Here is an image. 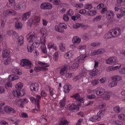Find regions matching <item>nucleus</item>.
Here are the masks:
<instances>
[{
    "instance_id": "nucleus-1",
    "label": "nucleus",
    "mask_w": 125,
    "mask_h": 125,
    "mask_svg": "<svg viewBox=\"0 0 125 125\" xmlns=\"http://www.w3.org/2000/svg\"><path fill=\"white\" fill-rule=\"evenodd\" d=\"M27 41L30 43L28 44L27 46V49L28 52H32L34 50V48H37L38 46H40V43L36 42L37 41V34L35 32H31L26 36ZM31 42L32 43L31 44Z\"/></svg>"
},
{
    "instance_id": "nucleus-2",
    "label": "nucleus",
    "mask_w": 125,
    "mask_h": 125,
    "mask_svg": "<svg viewBox=\"0 0 125 125\" xmlns=\"http://www.w3.org/2000/svg\"><path fill=\"white\" fill-rule=\"evenodd\" d=\"M22 87H23V83L19 82L16 85V88L17 90H15L13 92V94L16 97H18V98H20V97H22V96H24L25 95V90L23 89H21Z\"/></svg>"
},
{
    "instance_id": "nucleus-3",
    "label": "nucleus",
    "mask_w": 125,
    "mask_h": 125,
    "mask_svg": "<svg viewBox=\"0 0 125 125\" xmlns=\"http://www.w3.org/2000/svg\"><path fill=\"white\" fill-rule=\"evenodd\" d=\"M38 64L40 65L42 67L36 66L34 68L35 72H41V71H43L45 72L47 70L46 67H49V65L47 64V63H44L42 62H38Z\"/></svg>"
},
{
    "instance_id": "nucleus-4",
    "label": "nucleus",
    "mask_w": 125,
    "mask_h": 125,
    "mask_svg": "<svg viewBox=\"0 0 125 125\" xmlns=\"http://www.w3.org/2000/svg\"><path fill=\"white\" fill-rule=\"evenodd\" d=\"M21 67L25 68V69H30V68L33 67L32 62L27 59H22L21 61Z\"/></svg>"
},
{
    "instance_id": "nucleus-5",
    "label": "nucleus",
    "mask_w": 125,
    "mask_h": 125,
    "mask_svg": "<svg viewBox=\"0 0 125 125\" xmlns=\"http://www.w3.org/2000/svg\"><path fill=\"white\" fill-rule=\"evenodd\" d=\"M111 31V33L112 34V36L113 38H118L121 36V34H122V31L121 29L119 27L115 28V29H112L110 30Z\"/></svg>"
},
{
    "instance_id": "nucleus-6",
    "label": "nucleus",
    "mask_w": 125,
    "mask_h": 125,
    "mask_svg": "<svg viewBox=\"0 0 125 125\" xmlns=\"http://www.w3.org/2000/svg\"><path fill=\"white\" fill-rule=\"evenodd\" d=\"M106 64H109V65H115L118 63V59L116 57H110L106 60Z\"/></svg>"
},
{
    "instance_id": "nucleus-7",
    "label": "nucleus",
    "mask_w": 125,
    "mask_h": 125,
    "mask_svg": "<svg viewBox=\"0 0 125 125\" xmlns=\"http://www.w3.org/2000/svg\"><path fill=\"white\" fill-rule=\"evenodd\" d=\"M3 110L6 114H11V113L16 114V110L8 105L5 106L3 108Z\"/></svg>"
},
{
    "instance_id": "nucleus-8",
    "label": "nucleus",
    "mask_w": 125,
    "mask_h": 125,
    "mask_svg": "<svg viewBox=\"0 0 125 125\" xmlns=\"http://www.w3.org/2000/svg\"><path fill=\"white\" fill-rule=\"evenodd\" d=\"M17 14L16 11L13 10H6L3 12V16L5 17H7L9 15H13V16H15Z\"/></svg>"
},
{
    "instance_id": "nucleus-9",
    "label": "nucleus",
    "mask_w": 125,
    "mask_h": 125,
    "mask_svg": "<svg viewBox=\"0 0 125 125\" xmlns=\"http://www.w3.org/2000/svg\"><path fill=\"white\" fill-rule=\"evenodd\" d=\"M41 9H51L52 8V5L48 2H44L41 5Z\"/></svg>"
},
{
    "instance_id": "nucleus-10",
    "label": "nucleus",
    "mask_w": 125,
    "mask_h": 125,
    "mask_svg": "<svg viewBox=\"0 0 125 125\" xmlns=\"http://www.w3.org/2000/svg\"><path fill=\"white\" fill-rule=\"evenodd\" d=\"M30 88L31 91H35V92H38L39 91V88H40V86L37 83H34L30 85Z\"/></svg>"
},
{
    "instance_id": "nucleus-11",
    "label": "nucleus",
    "mask_w": 125,
    "mask_h": 125,
    "mask_svg": "<svg viewBox=\"0 0 125 125\" xmlns=\"http://www.w3.org/2000/svg\"><path fill=\"white\" fill-rule=\"evenodd\" d=\"M14 39H17V42L19 45H22L24 43V37L22 36H19L17 34V37L15 36Z\"/></svg>"
},
{
    "instance_id": "nucleus-12",
    "label": "nucleus",
    "mask_w": 125,
    "mask_h": 125,
    "mask_svg": "<svg viewBox=\"0 0 125 125\" xmlns=\"http://www.w3.org/2000/svg\"><path fill=\"white\" fill-rule=\"evenodd\" d=\"M80 63H81V60H80V59L77 58L75 59L73 61V63L71 65L72 69L75 70L77 68H79V64H80Z\"/></svg>"
},
{
    "instance_id": "nucleus-13",
    "label": "nucleus",
    "mask_w": 125,
    "mask_h": 125,
    "mask_svg": "<svg viewBox=\"0 0 125 125\" xmlns=\"http://www.w3.org/2000/svg\"><path fill=\"white\" fill-rule=\"evenodd\" d=\"M41 43L42 44V50L43 53H46V48H45V39H40Z\"/></svg>"
},
{
    "instance_id": "nucleus-14",
    "label": "nucleus",
    "mask_w": 125,
    "mask_h": 125,
    "mask_svg": "<svg viewBox=\"0 0 125 125\" xmlns=\"http://www.w3.org/2000/svg\"><path fill=\"white\" fill-rule=\"evenodd\" d=\"M13 20L14 21H16L15 22V27L16 28V29H20L21 28H22V26H23V25L22 24V23L19 22V19L16 18L13 19Z\"/></svg>"
},
{
    "instance_id": "nucleus-15",
    "label": "nucleus",
    "mask_w": 125,
    "mask_h": 125,
    "mask_svg": "<svg viewBox=\"0 0 125 125\" xmlns=\"http://www.w3.org/2000/svg\"><path fill=\"white\" fill-rule=\"evenodd\" d=\"M106 17L107 20H110L114 18V12L112 11H107L106 12Z\"/></svg>"
},
{
    "instance_id": "nucleus-16",
    "label": "nucleus",
    "mask_w": 125,
    "mask_h": 125,
    "mask_svg": "<svg viewBox=\"0 0 125 125\" xmlns=\"http://www.w3.org/2000/svg\"><path fill=\"white\" fill-rule=\"evenodd\" d=\"M40 32L43 36V37L41 39H42V40H45V38L47 35H48V34H47V30H46V29L42 28L40 29Z\"/></svg>"
},
{
    "instance_id": "nucleus-17",
    "label": "nucleus",
    "mask_w": 125,
    "mask_h": 125,
    "mask_svg": "<svg viewBox=\"0 0 125 125\" xmlns=\"http://www.w3.org/2000/svg\"><path fill=\"white\" fill-rule=\"evenodd\" d=\"M31 11H28L23 14L22 16V20L23 21H26L27 19H29L30 16H31Z\"/></svg>"
},
{
    "instance_id": "nucleus-18",
    "label": "nucleus",
    "mask_w": 125,
    "mask_h": 125,
    "mask_svg": "<svg viewBox=\"0 0 125 125\" xmlns=\"http://www.w3.org/2000/svg\"><path fill=\"white\" fill-rule=\"evenodd\" d=\"M96 93L99 96H102V95H104L106 93V90L104 89H98L96 90Z\"/></svg>"
},
{
    "instance_id": "nucleus-19",
    "label": "nucleus",
    "mask_w": 125,
    "mask_h": 125,
    "mask_svg": "<svg viewBox=\"0 0 125 125\" xmlns=\"http://www.w3.org/2000/svg\"><path fill=\"white\" fill-rule=\"evenodd\" d=\"M69 111H73V110H76V111H78L80 110V107L77 104H72L69 106Z\"/></svg>"
},
{
    "instance_id": "nucleus-20",
    "label": "nucleus",
    "mask_w": 125,
    "mask_h": 125,
    "mask_svg": "<svg viewBox=\"0 0 125 125\" xmlns=\"http://www.w3.org/2000/svg\"><path fill=\"white\" fill-rule=\"evenodd\" d=\"M71 88H72V86H71V85L65 84L63 86V89H64L63 91L65 93H69V92H70V91L71 90Z\"/></svg>"
},
{
    "instance_id": "nucleus-21",
    "label": "nucleus",
    "mask_w": 125,
    "mask_h": 125,
    "mask_svg": "<svg viewBox=\"0 0 125 125\" xmlns=\"http://www.w3.org/2000/svg\"><path fill=\"white\" fill-rule=\"evenodd\" d=\"M100 118L99 116L97 114L96 115H94L93 117L89 118V121L91 122H98V121L100 120Z\"/></svg>"
},
{
    "instance_id": "nucleus-22",
    "label": "nucleus",
    "mask_w": 125,
    "mask_h": 125,
    "mask_svg": "<svg viewBox=\"0 0 125 125\" xmlns=\"http://www.w3.org/2000/svg\"><path fill=\"white\" fill-rule=\"evenodd\" d=\"M105 94L103 97V100H105L106 101H108V100H110V97L111 96V93L108 91L105 92Z\"/></svg>"
},
{
    "instance_id": "nucleus-23",
    "label": "nucleus",
    "mask_w": 125,
    "mask_h": 125,
    "mask_svg": "<svg viewBox=\"0 0 125 125\" xmlns=\"http://www.w3.org/2000/svg\"><path fill=\"white\" fill-rule=\"evenodd\" d=\"M80 27H83V28H87V25H85L83 23H76L73 25V28L74 29H79Z\"/></svg>"
},
{
    "instance_id": "nucleus-24",
    "label": "nucleus",
    "mask_w": 125,
    "mask_h": 125,
    "mask_svg": "<svg viewBox=\"0 0 125 125\" xmlns=\"http://www.w3.org/2000/svg\"><path fill=\"white\" fill-rule=\"evenodd\" d=\"M105 52V50L102 49H100L98 51H94L91 53V55H97L98 54H103V53H104Z\"/></svg>"
},
{
    "instance_id": "nucleus-25",
    "label": "nucleus",
    "mask_w": 125,
    "mask_h": 125,
    "mask_svg": "<svg viewBox=\"0 0 125 125\" xmlns=\"http://www.w3.org/2000/svg\"><path fill=\"white\" fill-rule=\"evenodd\" d=\"M72 98H75L76 100L77 101H79V102H82L83 101V98H81L80 99V94H76L75 95H74L71 97Z\"/></svg>"
},
{
    "instance_id": "nucleus-26",
    "label": "nucleus",
    "mask_w": 125,
    "mask_h": 125,
    "mask_svg": "<svg viewBox=\"0 0 125 125\" xmlns=\"http://www.w3.org/2000/svg\"><path fill=\"white\" fill-rule=\"evenodd\" d=\"M72 42L73 43H81V38L79 36H74L72 39Z\"/></svg>"
},
{
    "instance_id": "nucleus-27",
    "label": "nucleus",
    "mask_w": 125,
    "mask_h": 125,
    "mask_svg": "<svg viewBox=\"0 0 125 125\" xmlns=\"http://www.w3.org/2000/svg\"><path fill=\"white\" fill-rule=\"evenodd\" d=\"M66 105V97H64L62 100L60 102V107L61 108H64Z\"/></svg>"
},
{
    "instance_id": "nucleus-28",
    "label": "nucleus",
    "mask_w": 125,
    "mask_h": 125,
    "mask_svg": "<svg viewBox=\"0 0 125 125\" xmlns=\"http://www.w3.org/2000/svg\"><path fill=\"white\" fill-rule=\"evenodd\" d=\"M117 6H122L125 5V0H117Z\"/></svg>"
},
{
    "instance_id": "nucleus-29",
    "label": "nucleus",
    "mask_w": 125,
    "mask_h": 125,
    "mask_svg": "<svg viewBox=\"0 0 125 125\" xmlns=\"http://www.w3.org/2000/svg\"><path fill=\"white\" fill-rule=\"evenodd\" d=\"M112 38H113V34L112 33V31L110 30L106 34L104 35V38L108 39H112Z\"/></svg>"
},
{
    "instance_id": "nucleus-30",
    "label": "nucleus",
    "mask_w": 125,
    "mask_h": 125,
    "mask_svg": "<svg viewBox=\"0 0 125 125\" xmlns=\"http://www.w3.org/2000/svg\"><path fill=\"white\" fill-rule=\"evenodd\" d=\"M41 19H40V17L37 16H35L34 17L33 20H31L32 23H34L35 24L39 23Z\"/></svg>"
},
{
    "instance_id": "nucleus-31",
    "label": "nucleus",
    "mask_w": 125,
    "mask_h": 125,
    "mask_svg": "<svg viewBox=\"0 0 125 125\" xmlns=\"http://www.w3.org/2000/svg\"><path fill=\"white\" fill-rule=\"evenodd\" d=\"M98 74V70L96 68H94L92 71H91L89 73V75L92 76V77H95Z\"/></svg>"
},
{
    "instance_id": "nucleus-32",
    "label": "nucleus",
    "mask_w": 125,
    "mask_h": 125,
    "mask_svg": "<svg viewBox=\"0 0 125 125\" xmlns=\"http://www.w3.org/2000/svg\"><path fill=\"white\" fill-rule=\"evenodd\" d=\"M2 56L3 58H6V57H8V58H10V55H9V52L7 50H5L3 51L2 52Z\"/></svg>"
},
{
    "instance_id": "nucleus-33",
    "label": "nucleus",
    "mask_w": 125,
    "mask_h": 125,
    "mask_svg": "<svg viewBox=\"0 0 125 125\" xmlns=\"http://www.w3.org/2000/svg\"><path fill=\"white\" fill-rule=\"evenodd\" d=\"M112 79L115 82H119L122 80V77L120 75H115L112 77Z\"/></svg>"
},
{
    "instance_id": "nucleus-34",
    "label": "nucleus",
    "mask_w": 125,
    "mask_h": 125,
    "mask_svg": "<svg viewBox=\"0 0 125 125\" xmlns=\"http://www.w3.org/2000/svg\"><path fill=\"white\" fill-rule=\"evenodd\" d=\"M117 85H118V82L115 81V80H113L108 84L109 87H114V86H116Z\"/></svg>"
},
{
    "instance_id": "nucleus-35",
    "label": "nucleus",
    "mask_w": 125,
    "mask_h": 125,
    "mask_svg": "<svg viewBox=\"0 0 125 125\" xmlns=\"http://www.w3.org/2000/svg\"><path fill=\"white\" fill-rule=\"evenodd\" d=\"M41 96L40 95H37L36 97V99H35L36 100V105H37V106L38 108H40V100H41Z\"/></svg>"
},
{
    "instance_id": "nucleus-36",
    "label": "nucleus",
    "mask_w": 125,
    "mask_h": 125,
    "mask_svg": "<svg viewBox=\"0 0 125 125\" xmlns=\"http://www.w3.org/2000/svg\"><path fill=\"white\" fill-rule=\"evenodd\" d=\"M7 34L8 35V36H11V34H12V37L13 38V39L14 38V37H18L17 36V33H16V32H14L13 31H8L7 32Z\"/></svg>"
},
{
    "instance_id": "nucleus-37",
    "label": "nucleus",
    "mask_w": 125,
    "mask_h": 125,
    "mask_svg": "<svg viewBox=\"0 0 125 125\" xmlns=\"http://www.w3.org/2000/svg\"><path fill=\"white\" fill-rule=\"evenodd\" d=\"M64 56L66 58L70 59V58H72V57H73V53L71 51L67 52L65 54Z\"/></svg>"
},
{
    "instance_id": "nucleus-38",
    "label": "nucleus",
    "mask_w": 125,
    "mask_h": 125,
    "mask_svg": "<svg viewBox=\"0 0 125 125\" xmlns=\"http://www.w3.org/2000/svg\"><path fill=\"white\" fill-rule=\"evenodd\" d=\"M66 71H67V67L64 66L61 68V70L60 71V74L62 75V76H64L66 73Z\"/></svg>"
},
{
    "instance_id": "nucleus-39",
    "label": "nucleus",
    "mask_w": 125,
    "mask_h": 125,
    "mask_svg": "<svg viewBox=\"0 0 125 125\" xmlns=\"http://www.w3.org/2000/svg\"><path fill=\"white\" fill-rule=\"evenodd\" d=\"M96 12L95 10H90L88 11V13H87V15L88 16H94V15H96Z\"/></svg>"
},
{
    "instance_id": "nucleus-40",
    "label": "nucleus",
    "mask_w": 125,
    "mask_h": 125,
    "mask_svg": "<svg viewBox=\"0 0 125 125\" xmlns=\"http://www.w3.org/2000/svg\"><path fill=\"white\" fill-rule=\"evenodd\" d=\"M55 29L56 31H57V32H59V33H64V29L58 25L55 26Z\"/></svg>"
},
{
    "instance_id": "nucleus-41",
    "label": "nucleus",
    "mask_w": 125,
    "mask_h": 125,
    "mask_svg": "<svg viewBox=\"0 0 125 125\" xmlns=\"http://www.w3.org/2000/svg\"><path fill=\"white\" fill-rule=\"evenodd\" d=\"M9 80H11V81H15V80H18L19 79V76H17L14 75H11L9 76Z\"/></svg>"
},
{
    "instance_id": "nucleus-42",
    "label": "nucleus",
    "mask_w": 125,
    "mask_h": 125,
    "mask_svg": "<svg viewBox=\"0 0 125 125\" xmlns=\"http://www.w3.org/2000/svg\"><path fill=\"white\" fill-rule=\"evenodd\" d=\"M59 48L61 51L63 52L64 51H65L66 48H65V45H64L62 43H60L59 44Z\"/></svg>"
},
{
    "instance_id": "nucleus-43",
    "label": "nucleus",
    "mask_w": 125,
    "mask_h": 125,
    "mask_svg": "<svg viewBox=\"0 0 125 125\" xmlns=\"http://www.w3.org/2000/svg\"><path fill=\"white\" fill-rule=\"evenodd\" d=\"M19 7L20 9H25L26 8V5H25V3H22V2H20L19 3Z\"/></svg>"
},
{
    "instance_id": "nucleus-44",
    "label": "nucleus",
    "mask_w": 125,
    "mask_h": 125,
    "mask_svg": "<svg viewBox=\"0 0 125 125\" xmlns=\"http://www.w3.org/2000/svg\"><path fill=\"white\" fill-rule=\"evenodd\" d=\"M86 72L84 70H83L81 72L78 76H79L80 79H82L83 77H85L86 76Z\"/></svg>"
},
{
    "instance_id": "nucleus-45",
    "label": "nucleus",
    "mask_w": 125,
    "mask_h": 125,
    "mask_svg": "<svg viewBox=\"0 0 125 125\" xmlns=\"http://www.w3.org/2000/svg\"><path fill=\"white\" fill-rule=\"evenodd\" d=\"M104 114H105V111L101 110L98 113L97 115L99 117L100 119H101V117H103V116H104Z\"/></svg>"
},
{
    "instance_id": "nucleus-46",
    "label": "nucleus",
    "mask_w": 125,
    "mask_h": 125,
    "mask_svg": "<svg viewBox=\"0 0 125 125\" xmlns=\"http://www.w3.org/2000/svg\"><path fill=\"white\" fill-rule=\"evenodd\" d=\"M114 111L117 114H119V113H121V107L119 106H116L114 108Z\"/></svg>"
},
{
    "instance_id": "nucleus-47",
    "label": "nucleus",
    "mask_w": 125,
    "mask_h": 125,
    "mask_svg": "<svg viewBox=\"0 0 125 125\" xmlns=\"http://www.w3.org/2000/svg\"><path fill=\"white\" fill-rule=\"evenodd\" d=\"M48 47V48H52L53 49H55V50H57V48H56V47H55L54 43L52 42L49 43Z\"/></svg>"
},
{
    "instance_id": "nucleus-48",
    "label": "nucleus",
    "mask_w": 125,
    "mask_h": 125,
    "mask_svg": "<svg viewBox=\"0 0 125 125\" xmlns=\"http://www.w3.org/2000/svg\"><path fill=\"white\" fill-rule=\"evenodd\" d=\"M86 48V45L84 44H80L78 46V49L79 50H83V49H85Z\"/></svg>"
},
{
    "instance_id": "nucleus-49",
    "label": "nucleus",
    "mask_w": 125,
    "mask_h": 125,
    "mask_svg": "<svg viewBox=\"0 0 125 125\" xmlns=\"http://www.w3.org/2000/svg\"><path fill=\"white\" fill-rule=\"evenodd\" d=\"M19 101L20 102H21V103H22V104H26L27 103H28V100H27L26 99H20L19 100Z\"/></svg>"
},
{
    "instance_id": "nucleus-50",
    "label": "nucleus",
    "mask_w": 125,
    "mask_h": 125,
    "mask_svg": "<svg viewBox=\"0 0 125 125\" xmlns=\"http://www.w3.org/2000/svg\"><path fill=\"white\" fill-rule=\"evenodd\" d=\"M58 52H56L53 55V59L54 61L57 62L58 61Z\"/></svg>"
},
{
    "instance_id": "nucleus-51",
    "label": "nucleus",
    "mask_w": 125,
    "mask_h": 125,
    "mask_svg": "<svg viewBox=\"0 0 125 125\" xmlns=\"http://www.w3.org/2000/svg\"><path fill=\"white\" fill-rule=\"evenodd\" d=\"M101 20V16H97L93 19L94 22H98V21H100Z\"/></svg>"
},
{
    "instance_id": "nucleus-52",
    "label": "nucleus",
    "mask_w": 125,
    "mask_h": 125,
    "mask_svg": "<svg viewBox=\"0 0 125 125\" xmlns=\"http://www.w3.org/2000/svg\"><path fill=\"white\" fill-rule=\"evenodd\" d=\"M12 73H13V74H15L16 75H19L20 74V72H19V70L17 69L16 68H14L12 70Z\"/></svg>"
},
{
    "instance_id": "nucleus-53",
    "label": "nucleus",
    "mask_w": 125,
    "mask_h": 125,
    "mask_svg": "<svg viewBox=\"0 0 125 125\" xmlns=\"http://www.w3.org/2000/svg\"><path fill=\"white\" fill-rule=\"evenodd\" d=\"M74 6L78 8H82V7H83V3H76L75 4Z\"/></svg>"
},
{
    "instance_id": "nucleus-54",
    "label": "nucleus",
    "mask_w": 125,
    "mask_h": 125,
    "mask_svg": "<svg viewBox=\"0 0 125 125\" xmlns=\"http://www.w3.org/2000/svg\"><path fill=\"white\" fill-rule=\"evenodd\" d=\"M67 124H68V121L64 120H62L60 122L59 125H67Z\"/></svg>"
},
{
    "instance_id": "nucleus-55",
    "label": "nucleus",
    "mask_w": 125,
    "mask_h": 125,
    "mask_svg": "<svg viewBox=\"0 0 125 125\" xmlns=\"http://www.w3.org/2000/svg\"><path fill=\"white\" fill-rule=\"evenodd\" d=\"M67 14L68 16H72V15H74V11L70 9L67 12Z\"/></svg>"
},
{
    "instance_id": "nucleus-56",
    "label": "nucleus",
    "mask_w": 125,
    "mask_h": 125,
    "mask_svg": "<svg viewBox=\"0 0 125 125\" xmlns=\"http://www.w3.org/2000/svg\"><path fill=\"white\" fill-rule=\"evenodd\" d=\"M10 63V58H8L4 61V64L5 65H8Z\"/></svg>"
},
{
    "instance_id": "nucleus-57",
    "label": "nucleus",
    "mask_w": 125,
    "mask_h": 125,
    "mask_svg": "<svg viewBox=\"0 0 125 125\" xmlns=\"http://www.w3.org/2000/svg\"><path fill=\"white\" fill-rule=\"evenodd\" d=\"M92 5L90 4H86L85 5V6H84V8L85 9H88V10H89V9H91V8H92Z\"/></svg>"
},
{
    "instance_id": "nucleus-58",
    "label": "nucleus",
    "mask_w": 125,
    "mask_h": 125,
    "mask_svg": "<svg viewBox=\"0 0 125 125\" xmlns=\"http://www.w3.org/2000/svg\"><path fill=\"white\" fill-rule=\"evenodd\" d=\"M114 68L115 70H118V69H120V68H121V67H122V64H121L120 63H117V64H114Z\"/></svg>"
},
{
    "instance_id": "nucleus-59",
    "label": "nucleus",
    "mask_w": 125,
    "mask_h": 125,
    "mask_svg": "<svg viewBox=\"0 0 125 125\" xmlns=\"http://www.w3.org/2000/svg\"><path fill=\"white\" fill-rule=\"evenodd\" d=\"M6 22V21L5 19H3L1 20V26L2 27V28H4V25H5V23Z\"/></svg>"
},
{
    "instance_id": "nucleus-60",
    "label": "nucleus",
    "mask_w": 125,
    "mask_h": 125,
    "mask_svg": "<svg viewBox=\"0 0 125 125\" xmlns=\"http://www.w3.org/2000/svg\"><path fill=\"white\" fill-rule=\"evenodd\" d=\"M59 26L61 27L62 29H65V30H66V29H67V25H66V24H65V23H60Z\"/></svg>"
},
{
    "instance_id": "nucleus-61",
    "label": "nucleus",
    "mask_w": 125,
    "mask_h": 125,
    "mask_svg": "<svg viewBox=\"0 0 125 125\" xmlns=\"http://www.w3.org/2000/svg\"><path fill=\"white\" fill-rule=\"evenodd\" d=\"M39 111H40V105L39 107H38V106H37V105L35 104V109H33V113H38Z\"/></svg>"
},
{
    "instance_id": "nucleus-62",
    "label": "nucleus",
    "mask_w": 125,
    "mask_h": 125,
    "mask_svg": "<svg viewBox=\"0 0 125 125\" xmlns=\"http://www.w3.org/2000/svg\"><path fill=\"white\" fill-rule=\"evenodd\" d=\"M118 118L120 120H125V115L124 114H120L118 116Z\"/></svg>"
},
{
    "instance_id": "nucleus-63",
    "label": "nucleus",
    "mask_w": 125,
    "mask_h": 125,
    "mask_svg": "<svg viewBox=\"0 0 125 125\" xmlns=\"http://www.w3.org/2000/svg\"><path fill=\"white\" fill-rule=\"evenodd\" d=\"M63 19L65 22H68V21H69V17H68L67 15L64 14L63 16Z\"/></svg>"
},
{
    "instance_id": "nucleus-64",
    "label": "nucleus",
    "mask_w": 125,
    "mask_h": 125,
    "mask_svg": "<svg viewBox=\"0 0 125 125\" xmlns=\"http://www.w3.org/2000/svg\"><path fill=\"white\" fill-rule=\"evenodd\" d=\"M121 14L123 15H125V7H121L120 9Z\"/></svg>"
}]
</instances>
